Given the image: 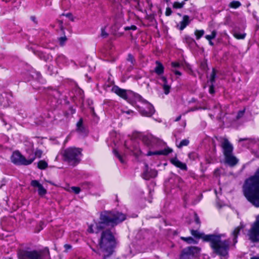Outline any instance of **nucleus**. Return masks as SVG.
Returning <instances> with one entry per match:
<instances>
[{"mask_svg":"<svg viewBox=\"0 0 259 259\" xmlns=\"http://www.w3.org/2000/svg\"><path fill=\"white\" fill-rule=\"evenodd\" d=\"M125 218V214L118 211H104L101 213L99 222H95L89 227L88 231L90 233H98L102 230L98 245L104 259L112 254L115 244L110 228L122 222Z\"/></svg>","mask_w":259,"mask_h":259,"instance_id":"obj_1","label":"nucleus"},{"mask_svg":"<svg viewBox=\"0 0 259 259\" xmlns=\"http://www.w3.org/2000/svg\"><path fill=\"white\" fill-rule=\"evenodd\" d=\"M243 194L252 205L259 207V167L254 175L246 180L243 187Z\"/></svg>","mask_w":259,"mask_h":259,"instance_id":"obj_2","label":"nucleus"},{"mask_svg":"<svg viewBox=\"0 0 259 259\" xmlns=\"http://www.w3.org/2000/svg\"><path fill=\"white\" fill-rule=\"evenodd\" d=\"M225 234L207 235L204 237V240L209 241L213 251L221 256L228 254L229 241L226 239Z\"/></svg>","mask_w":259,"mask_h":259,"instance_id":"obj_3","label":"nucleus"},{"mask_svg":"<svg viewBox=\"0 0 259 259\" xmlns=\"http://www.w3.org/2000/svg\"><path fill=\"white\" fill-rule=\"evenodd\" d=\"M63 156L70 164L75 165L80 160L81 150L76 148H69L64 151Z\"/></svg>","mask_w":259,"mask_h":259,"instance_id":"obj_4","label":"nucleus"},{"mask_svg":"<svg viewBox=\"0 0 259 259\" xmlns=\"http://www.w3.org/2000/svg\"><path fill=\"white\" fill-rule=\"evenodd\" d=\"M11 161L16 165H27L32 163L35 160L34 157L29 156L26 159L19 151L14 152L11 156Z\"/></svg>","mask_w":259,"mask_h":259,"instance_id":"obj_5","label":"nucleus"},{"mask_svg":"<svg viewBox=\"0 0 259 259\" xmlns=\"http://www.w3.org/2000/svg\"><path fill=\"white\" fill-rule=\"evenodd\" d=\"M139 111L142 116L150 117L154 112L153 106L147 101L141 99L138 105Z\"/></svg>","mask_w":259,"mask_h":259,"instance_id":"obj_6","label":"nucleus"},{"mask_svg":"<svg viewBox=\"0 0 259 259\" xmlns=\"http://www.w3.org/2000/svg\"><path fill=\"white\" fill-rule=\"evenodd\" d=\"M248 235L249 239L252 241H259V214L256 217L255 222L251 225Z\"/></svg>","mask_w":259,"mask_h":259,"instance_id":"obj_7","label":"nucleus"},{"mask_svg":"<svg viewBox=\"0 0 259 259\" xmlns=\"http://www.w3.org/2000/svg\"><path fill=\"white\" fill-rule=\"evenodd\" d=\"M19 259H42L41 254L36 250H21L18 253Z\"/></svg>","mask_w":259,"mask_h":259,"instance_id":"obj_8","label":"nucleus"},{"mask_svg":"<svg viewBox=\"0 0 259 259\" xmlns=\"http://www.w3.org/2000/svg\"><path fill=\"white\" fill-rule=\"evenodd\" d=\"M200 250V249L197 247H188L183 250L180 259H189L191 256L196 255Z\"/></svg>","mask_w":259,"mask_h":259,"instance_id":"obj_9","label":"nucleus"},{"mask_svg":"<svg viewBox=\"0 0 259 259\" xmlns=\"http://www.w3.org/2000/svg\"><path fill=\"white\" fill-rule=\"evenodd\" d=\"M113 92L125 100H130L134 95V93L131 91L121 89L117 87H113L112 89Z\"/></svg>","mask_w":259,"mask_h":259,"instance_id":"obj_10","label":"nucleus"},{"mask_svg":"<svg viewBox=\"0 0 259 259\" xmlns=\"http://www.w3.org/2000/svg\"><path fill=\"white\" fill-rule=\"evenodd\" d=\"M143 142L148 147H153L160 142V140L152 136H146L143 137Z\"/></svg>","mask_w":259,"mask_h":259,"instance_id":"obj_11","label":"nucleus"},{"mask_svg":"<svg viewBox=\"0 0 259 259\" xmlns=\"http://www.w3.org/2000/svg\"><path fill=\"white\" fill-rule=\"evenodd\" d=\"M222 147L224 150V155L232 154L233 147L227 139L224 138L223 139Z\"/></svg>","mask_w":259,"mask_h":259,"instance_id":"obj_12","label":"nucleus"},{"mask_svg":"<svg viewBox=\"0 0 259 259\" xmlns=\"http://www.w3.org/2000/svg\"><path fill=\"white\" fill-rule=\"evenodd\" d=\"M157 176V171L154 169L149 170L148 166H146V169L143 174V178L145 180H149L151 178H154Z\"/></svg>","mask_w":259,"mask_h":259,"instance_id":"obj_13","label":"nucleus"},{"mask_svg":"<svg viewBox=\"0 0 259 259\" xmlns=\"http://www.w3.org/2000/svg\"><path fill=\"white\" fill-rule=\"evenodd\" d=\"M172 150L169 147H167L164 150L157 151L155 152L149 151L147 153V156H151L153 155H167L170 153L172 152Z\"/></svg>","mask_w":259,"mask_h":259,"instance_id":"obj_14","label":"nucleus"},{"mask_svg":"<svg viewBox=\"0 0 259 259\" xmlns=\"http://www.w3.org/2000/svg\"><path fill=\"white\" fill-rule=\"evenodd\" d=\"M225 156L226 162L230 166H234L238 162L237 158L232 154L225 155Z\"/></svg>","mask_w":259,"mask_h":259,"instance_id":"obj_15","label":"nucleus"},{"mask_svg":"<svg viewBox=\"0 0 259 259\" xmlns=\"http://www.w3.org/2000/svg\"><path fill=\"white\" fill-rule=\"evenodd\" d=\"M170 162L172 164L181 169L186 170L187 169L186 164L182 162L176 158L171 159Z\"/></svg>","mask_w":259,"mask_h":259,"instance_id":"obj_16","label":"nucleus"},{"mask_svg":"<svg viewBox=\"0 0 259 259\" xmlns=\"http://www.w3.org/2000/svg\"><path fill=\"white\" fill-rule=\"evenodd\" d=\"M190 23L189 17L188 15L183 16L182 20L180 22L179 29L183 30Z\"/></svg>","mask_w":259,"mask_h":259,"instance_id":"obj_17","label":"nucleus"},{"mask_svg":"<svg viewBox=\"0 0 259 259\" xmlns=\"http://www.w3.org/2000/svg\"><path fill=\"white\" fill-rule=\"evenodd\" d=\"M160 79L163 83L162 87L164 93L167 95L169 93L170 87L167 83V80L165 77H161Z\"/></svg>","mask_w":259,"mask_h":259,"instance_id":"obj_18","label":"nucleus"},{"mask_svg":"<svg viewBox=\"0 0 259 259\" xmlns=\"http://www.w3.org/2000/svg\"><path fill=\"white\" fill-rule=\"evenodd\" d=\"M216 72L214 69H213L211 74L210 76L209 81L211 82V85L209 88V93L210 94H212L214 92L213 87V83L215 81Z\"/></svg>","mask_w":259,"mask_h":259,"instance_id":"obj_19","label":"nucleus"},{"mask_svg":"<svg viewBox=\"0 0 259 259\" xmlns=\"http://www.w3.org/2000/svg\"><path fill=\"white\" fill-rule=\"evenodd\" d=\"M242 228V226H238L237 227H236L234 230L233 231V236L234 237V238H233V241H234V244H235L236 243H237V236L240 231V230Z\"/></svg>","mask_w":259,"mask_h":259,"instance_id":"obj_20","label":"nucleus"},{"mask_svg":"<svg viewBox=\"0 0 259 259\" xmlns=\"http://www.w3.org/2000/svg\"><path fill=\"white\" fill-rule=\"evenodd\" d=\"M156 63L157 66L155 68V71L158 75L161 74L163 72V67L162 65L158 61H157Z\"/></svg>","mask_w":259,"mask_h":259,"instance_id":"obj_21","label":"nucleus"},{"mask_svg":"<svg viewBox=\"0 0 259 259\" xmlns=\"http://www.w3.org/2000/svg\"><path fill=\"white\" fill-rule=\"evenodd\" d=\"M191 234L196 237V238H202L203 240H204V237L206 235H204V234L203 233H200L197 230H192L191 231Z\"/></svg>","mask_w":259,"mask_h":259,"instance_id":"obj_22","label":"nucleus"},{"mask_svg":"<svg viewBox=\"0 0 259 259\" xmlns=\"http://www.w3.org/2000/svg\"><path fill=\"white\" fill-rule=\"evenodd\" d=\"M82 119L81 118L77 122L76 126H77V131L80 133H84V128L82 125Z\"/></svg>","mask_w":259,"mask_h":259,"instance_id":"obj_23","label":"nucleus"},{"mask_svg":"<svg viewBox=\"0 0 259 259\" xmlns=\"http://www.w3.org/2000/svg\"><path fill=\"white\" fill-rule=\"evenodd\" d=\"M241 4L239 1H234L231 2L229 5V6L233 9H237L240 6H241Z\"/></svg>","mask_w":259,"mask_h":259,"instance_id":"obj_24","label":"nucleus"},{"mask_svg":"<svg viewBox=\"0 0 259 259\" xmlns=\"http://www.w3.org/2000/svg\"><path fill=\"white\" fill-rule=\"evenodd\" d=\"M181 239L189 244L196 243V241L191 237H181Z\"/></svg>","mask_w":259,"mask_h":259,"instance_id":"obj_25","label":"nucleus"},{"mask_svg":"<svg viewBox=\"0 0 259 259\" xmlns=\"http://www.w3.org/2000/svg\"><path fill=\"white\" fill-rule=\"evenodd\" d=\"M48 167V163L44 160H40L38 162V167L44 169Z\"/></svg>","mask_w":259,"mask_h":259,"instance_id":"obj_26","label":"nucleus"},{"mask_svg":"<svg viewBox=\"0 0 259 259\" xmlns=\"http://www.w3.org/2000/svg\"><path fill=\"white\" fill-rule=\"evenodd\" d=\"M204 34V31L203 30H196L195 31V34L196 36V38L197 39H200V38L203 36Z\"/></svg>","mask_w":259,"mask_h":259,"instance_id":"obj_27","label":"nucleus"},{"mask_svg":"<svg viewBox=\"0 0 259 259\" xmlns=\"http://www.w3.org/2000/svg\"><path fill=\"white\" fill-rule=\"evenodd\" d=\"M217 32L213 30L212 31L211 34L206 35L205 37L208 40H211V39L214 38L216 36Z\"/></svg>","mask_w":259,"mask_h":259,"instance_id":"obj_28","label":"nucleus"},{"mask_svg":"<svg viewBox=\"0 0 259 259\" xmlns=\"http://www.w3.org/2000/svg\"><path fill=\"white\" fill-rule=\"evenodd\" d=\"M189 141L187 139L183 140L179 145H177V147L179 148L183 147V146H186L189 144Z\"/></svg>","mask_w":259,"mask_h":259,"instance_id":"obj_29","label":"nucleus"},{"mask_svg":"<svg viewBox=\"0 0 259 259\" xmlns=\"http://www.w3.org/2000/svg\"><path fill=\"white\" fill-rule=\"evenodd\" d=\"M233 35L236 38H237L238 39H243L245 38L246 34L245 33H234Z\"/></svg>","mask_w":259,"mask_h":259,"instance_id":"obj_30","label":"nucleus"},{"mask_svg":"<svg viewBox=\"0 0 259 259\" xmlns=\"http://www.w3.org/2000/svg\"><path fill=\"white\" fill-rule=\"evenodd\" d=\"M38 193L41 196L45 195L47 193V190L44 188L42 185H41L38 190Z\"/></svg>","mask_w":259,"mask_h":259,"instance_id":"obj_31","label":"nucleus"},{"mask_svg":"<svg viewBox=\"0 0 259 259\" xmlns=\"http://www.w3.org/2000/svg\"><path fill=\"white\" fill-rule=\"evenodd\" d=\"M31 185L35 188H37L38 190L39 189L40 187L42 185L40 184L36 180H32L31 182Z\"/></svg>","mask_w":259,"mask_h":259,"instance_id":"obj_32","label":"nucleus"},{"mask_svg":"<svg viewBox=\"0 0 259 259\" xmlns=\"http://www.w3.org/2000/svg\"><path fill=\"white\" fill-rule=\"evenodd\" d=\"M31 185L35 188H37L38 190L39 189L40 187L42 185L40 184L36 180H32L31 182Z\"/></svg>","mask_w":259,"mask_h":259,"instance_id":"obj_33","label":"nucleus"},{"mask_svg":"<svg viewBox=\"0 0 259 259\" xmlns=\"http://www.w3.org/2000/svg\"><path fill=\"white\" fill-rule=\"evenodd\" d=\"M185 5L184 2L179 3V2H175L173 4V7L176 9H180L183 7Z\"/></svg>","mask_w":259,"mask_h":259,"instance_id":"obj_34","label":"nucleus"},{"mask_svg":"<svg viewBox=\"0 0 259 259\" xmlns=\"http://www.w3.org/2000/svg\"><path fill=\"white\" fill-rule=\"evenodd\" d=\"M133 151L134 154H135L136 156H138L141 153V151L139 150L138 147L135 146L133 149H131Z\"/></svg>","mask_w":259,"mask_h":259,"instance_id":"obj_35","label":"nucleus"},{"mask_svg":"<svg viewBox=\"0 0 259 259\" xmlns=\"http://www.w3.org/2000/svg\"><path fill=\"white\" fill-rule=\"evenodd\" d=\"M42 154V151L39 149H36L35 151V156H34L35 158L38 157L40 158Z\"/></svg>","mask_w":259,"mask_h":259,"instance_id":"obj_36","label":"nucleus"},{"mask_svg":"<svg viewBox=\"0 0 259 259\" xmlns=\"http://www.w3.org/2000/svg\"><path fill=\"white\" fill-rule=\"evenodd\" d=\"M66 36H62V37H61L59 38V43H60V45L61 46H63L64 43L65 42V41H66Z\"/></svg>","mask_w":259,"mask_h":259,"instance_id":"obj_37","label":"nucleus"},{"mask_svg":"<svg viewBox=\"0 0 259 259\" xmlns=\"http://www.w3.org/2000/svg\"><path fill=\"white\" fill-rule=\"evenodd\" d=\"M114 153L115 155L119 159V160L120 161V162L121 163L124 162L123 159L122 158V157H121L120 154L118 153V152L116 150H114Z\"/></svg>","mask_w":259,"mask_h":259,"instance_id":"obj_38","label":"nucleus"},{"mask_svg":"<svg viewBox=\"0 0 259 259\" xmlns=\"http://www.w3.org/2000/svg\"><path fill=\"white\" fill-rule=\"evenodd\" d=\"M70 189L75 193L78 194L80 192V189L78 187H72Z\"/></svg>","mask_w":259,"mask_h":259,"instance_id":"obj_39","label":"nucleus"},{"mask_svg":"<svg viewBox=\"0 0 259 259\" xmlns=\"http://www.w3.org/2000/svg\"><path fill=\"white\" fill-rule=\"evenodd\" d=\"M127 60L128 62H130L133 65L134 64L135 60L133 56L132 55L129 54L128 55Z\"/></svg>","mask_w":259,"mask_h":259,"instance_id":"obj_40","label":"nucleus"},{"mask_svg":"<svg viewBox=\"0 0 259 259\" xmlns=\"http://www.w3.org/2000/svg\"><path fill=\"white\" fill-rule=\"evenodd\" d=\"M108 35V34L105 31V28H102L101 29V36L103 37H106Z\"/></svg>","mask_w":259,"mask_h":259,"instance_id":"obj_41","label":"nucleus"},{"mask_svg":"<svg viewBox=\"0 0 259 259\" xmlns=\"http://www.w3.org/2000/svg\"><path fill=\"white\" fill-rule=\"evenodd\" d=\"M171 13H172V12H171L170 8H167L166 9V11H165V15L166 16H169L171 15Z\"/></svg>","mask_w":259,"mask_h":259,"instance_id":"obj_42","label":"nucleus"},{"mask_svg":"<svg viewBox=\"0 0 259 259\" xmlns=\"http://www.w3.org/2000/svg\"><path fill=\"white\" fill-rule=\"evenodd\" d=\"M171 66L173 67L177 68V67H180L181 64L179 63H178V62H172L171 63Z\"/></svg>","mask_w":259,"mask_h":259,"instance_id":"obj_43","label":"nucleus"},{"mask_svg":"<svg viewBox=\"0 0 259 259\" xmlns=\"http://www.w3.org/2000/svg\"><path fill=\"white\" fill-rule=\"evenodd\" d=\"M194 216H195V220L196 223L198 225H200V220L199 219L198 215L196 213H195Z\"/></svg>","mask_w":259,"mask_h":259,"instance_id":"obj_44","label":"nucleus"},{"mask_svg":"<svg viewBox=\"0 0 259 259\" xmlns=\"http://www.w3.org/2000/svg\"><path fill=\"white\" fill-rule=\"evenodd\" d=\"M243 114H244V111H240L238 112V115L236 117L237 119H239L240 117H241L243 115Z\"/></svg>","mask_w":259,"mask_h":259,"instance_id":"obj_45","label":"nucleus"},{"mask_svg":"<svg viewBox=\"0 0 259 259\" xmlns=\"http://www.w3.org/2000/svg\"><path fill=\"white\" fill-rule=\"evenodd\" d=\"M201 67L203 69V70H205V69L207 67V65H206V63L204 61L203 62L201 63Z\"/></svg>","mask_w":259,"mask_h":259,"instance_id":"obj_46","label":"nucleus"},{"mask_svg":"<svg viewBox=\"0 0 259 259\" xmlns=\"http://www.w3.org/2000/svg\"><path fill=\"white\" fill-rule=\"evenodd\" d=\"M137 29V27L135 25L132 26L131 27H126L125 30H128V29H132V30H136Z\"/></svg>","mask_w":259,"mask_h":259,"instance_id":"obj_47","label":"nucleus"},{"mask_svg":"<svg viewBox=\"0 0 259 259\" xmlns=\"http://www.w3.org/2000/svg\"><path fill=\"white\" fill-rule=\"evenodd\" d=\"M174 72H175V73L176 75H181V73L180 71H178V70L174 71Z\"/></svg>","mask_w":259,"mask_h":259,"instance_id":"obj_48","label":"nucleus"},{"mask_svg":"<svg viewBox=\"0 0 259 259\" xmlns=\"http://www.w3.org/2000/svg\"><path fill=\"white\" fill-rule=\"evenodd\" d=\"M64 247H65V248L66 249H70L71 248V246L69 245H68V244H65L64 245Z\"/></svg>","mask_w":259,"mask_h":259,"instance_id":"obj_49","label":"nucleus"},{"mask_svg":"<svg viewBox=\"0 0 259 259\" xmlns=\"http://www.w3.org/2000/svg\"><path fill=\"white\" fill-rule=\"evenodd\" d=\"M181 115H180V116H178V117L176 119V120H176V121H178L180 120L181 119Z\"/></svg>","mask_w":259,"mask_h":259,"instance_id":"obj_50","label":"nucleus"},{"mask_svg":"<svg viewBox=\"0 0 259 259\" xmlns=\"http://www.w3.org/2000/svg\"><path fill=\"white\" fill-rule=\"evenodd\" d=\"M123 112H125L127 114H130V113L132 112V111H131V110H127V111H125V112L123 111Z\"/></svg>","mask_w":259,"mask_h":259,"instance_id":"obj_51","label":"nucleus"},{"mask_svg":"<svg viewBox=\"0 0 259 259\" xmlns=\"http://www.w3.org/2000/svg\"><path fill=\"white\" fill-rule=\"evenodd\" d=\"M209 41V44L211 45V46H213V43L211 41V40H208Z\"/></svg>","mask_w":259,"mask_h":259,"instance_id":"obj_52","label":"nucleus"},{"mask_svg":"<svg viewBox=\"0 0 259 259\" xmlns=\"http://www.w3.org/2000/svg\"><path fill=\"white\" fill-rule=\"evenodd\" d=\"M31 18L32 20H33V21H35V18L34 17H31Z\"/></svg>","mask_w":259,"mask_h":259,"instance_id":"obj_53","label":"nucleus"},{"mask_svg":"<svg viewBox=\"0 0 259 259\" xmlns=\"http://www.w3.org/2000/svg\"><path fill=\"white\" fill-rule=\"evenodd\" d=\"M251 259H259V257H251Z\"/></svg>","mask_w":259,"mask_h":259,"instance_id":"obj_54","label":"nucleus"},{"mask_svg":"<svg viewBox=\"0 0 259 259\" xmlns=\"http://www.w3.org/2000/svg\"><path fill=\"white\" fill-rule=\"evenodd\" d=\"M30 146L32 148L33 147V144L31 143H30Z\"/></svg>","mask_w":259,"mask_h":259,"instance_id":"obj_55","label":"nucleus"}]
</instances>
